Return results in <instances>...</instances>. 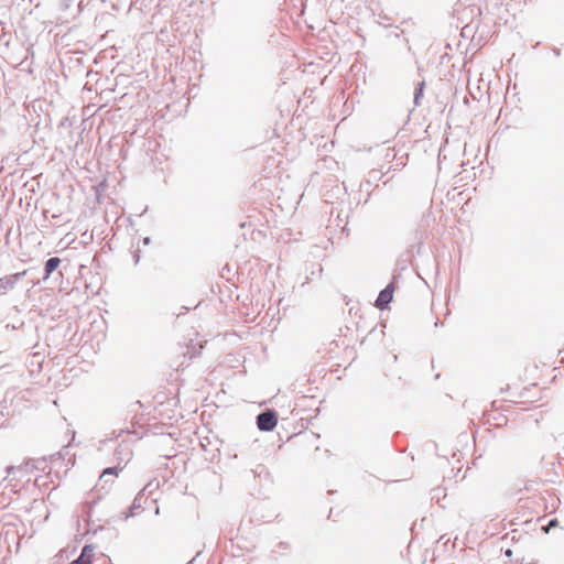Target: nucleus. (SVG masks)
I'll return each instance as SVG.
<instances>
[{"instance_id":"1","label":"nucleus","mask_w":564,"mask_h":564,"mask_svg":"<svg viewBox=\"0 0 564 564\" xmlns=\"http://www.w3.org/2000/svg\"><path fill=\"white\" fill-rule=\"evenodd\" d=\"M257 427L261 432H271L278 424V413L273 409L261 411L256 417Z\"/></svg>"},{"instance_id":"2","label":"nucleus","mask_w":564,"mask_h":564,"mask_svg":"<svg viewBox=\"0 0 564 564\" xmlns=\"http://www.w3.org/2000/svg\"><path fill=\"white\" fill-rule=\"evenodd\" d=\"M394 290V283L393 281H391L383 290L379 292L378 297L375 302L376 307L381 311L387 308L393 300Z\"/></svg>"},{"instance_id":"3","label":"nucleus","mask_w":564,"mask_h":564,"mask_svg":"<svg viewBox=\"0 0 564 564\" xmlns=\"http://www.w3.org/2000/svg\"><path fill=\"white\" fill-rule=\"evenodd\" d=\"M25 274L26 272L23 271L0 278V294H6L9 290H12Z\"/></svg>"},{"instance_id":"4","label":"nucleus","mask_w":564,"mask_h":564,"mask_svg":"<svg viewBox=\"0 0 564 564\" xmlns=\"http://www.w3.org/2000/svg\"><path fill=\"white\" fill-rule=\"evenodd\" d=\"M142 499H143V496L141 492H139L135 496V498L133 499L130 508L126 512H122L123 520H128L129 518L135 516V511L142 508Z\"/></svg>"},{"instance_id":"5","label":"nucleus","mask_w":564,"mask_h":564,"mask_svg":"<svg viewBox=\"0 0 564 564\" xmlns=\"http://www.w3.org/2000/svg\"><path fill=\"white\" fill-rule=\"evenodd\" d=\"M61 264V259L57 257H52L46 260L44 264V276L43 279L46 280L51 276V274L58 268Z\"/></svg>"},{"instance_id":"6","label":"nucleus","mask_w":564,"mask_h":564,"mask_svg":"<svg viewBox=\"0 0 564 564\" xmlns=\"http://www.w3.org/2000/svg\"><path fill=\"white\" fill-rule=\"evenodd\" d=\"M94 550H95L94 546L90 544L84 545V547L82 549V552L77 558H82V561H84L85 563L93 564L91 558L94 556Z\"/></svg>"},{"instance_id":"7","label":"nucleus","mask_w":564,"mask_h":564,"mask_svg":"<svg viewBox=\"0 0 564 564\" xmlns=\"http://www.w3.org/2000/svg\"><path fill=\"white\" fill-rule=\"evenodd\" d=\"M424 88H425L424 80L417 83L415 90H414V99H413L415 106L421 105V98L423 97Z\"/></svg>"},{"instance_id":"8","label":"nucleus","mask_w":564,"mask_h":564,"mask_svg":"<svg viewBox=\"0 0 564 564\" xmlns=\"http://www.w3.org/2000/svg\"><path fill=\"white\" fill-rule=\"evenodd\" d=\"M291 546L288 542H280L276 545V550H274L275 553H278L281 556H285L290 553Z\"/></svg>"},{"instance_id":"9","label":"nucleus","mask_w":564,"mask_h":564,"mask_svg":"<svg viewBox=\"0 0 564 564\" xmlns=\"http://www.w3.org/2000/svg\"><path fill=\"white\" fill-rule=\"evenodd\" d=\"M121 470H122V467H119V466L105 468L100 476V479H102L107 476H118L119 471H121Z\"/></svg>"},{"instance_id":"10","label":"nucleus","mask_w":564,"mask_h":564,"mask_svg":"<svg viewBox=\"0 0 564 564\" xmlns=\"http://www.w3.org/2000/svg\"><path fill=\"white\" fill-rule=\"evenodd\" d=\"M132 258H133V262H134V264H138V263H139V261H140V250H135V251H133V253H132Z\"/></svg>"},{"instance_id":"11","label":"nucleus","mask_w":564,"mask_h":564,"mask_svg":"<svg viewBox=\"0 0 564 564\" xmlns=\"http://www.w3.org/2000/svg\"><path fill=\"white\" fill-rule=\"evenodd\" d=\"M558 524V520L557 519H551L547 523V527L549 528H554V527H557Z\"/></svg>"},{"instance_id":"12","label":"nucleus","mask_w":564,"mask_h":564,"mask_svg":"<svg viewBox=\"0 0 564 564\" xmlns=\"http://www.w3.org/2000/svg\"><path fill=\"white\" fill-rule=\"evenodd\" d=\"M68 564H89V563H85L84 561H82V558H75L74 561H72Z\"/></svg>"},{"instance_id":"13","label":"nucleus","mask_w":564,"mask_h":564,"mask_svg":"<svg viewBox=\"0 0 564 564\" xmlns=\"http://www.w3.org/2000/svg\"><path fill=\"white\" fill-rule=\"evenodd\" d=\"M142 242H143L144 246H149L151 243V238L150 237H144Z\"/></svg>"},{"instance_id":"14","label":"nucleus","mask_w":564,"mask_h":564,"mask_svg":"<svg viewBox=\"0 0 564 564\" xmlns=\"http://www.w3.org/2000/svg\"><path fill=\"white\" fill-rule=\"evenodd\" d=\"M379 174H380V172H379V171H372V172L370 173L371 177H373V178H377Z\"/></svg>"},{"instance_id":"15","label":"nucleus","mask_w":564,"mask_h":564,"mask_svg":"<svg viewBox=\"0 0 564 564\" xmlns=\"http://www.w3.org/2000/svg\"><path fill=\"white\" fill-rule=\"evenodd\" d=\"M553 52H554V54H555L556 56H558V55L561 54L560 48H554V50H553Z\"/></svg>"},{"instance_id":"16","label":"nucleus","mask_w":564,"mask_h":564,"mask_svg":"<svg viewBox=\"0 0 564 564\" xmlns=\"http://www.w3.org/2000/svg\"><path fill=\"white\" fill-rule=\"evenodd\" d=\"M511 554H512V551H511L510 549H508V550L506 551V555H507V556H510Z\"/></svg>"},{"instance_id":"17","label":"nucleus","mask_w":564,"mask_h":564,"mask_svg":"<svg viewBox=\"0 0 564 564\" xmlns=\"http://www.w3.org/2000/svg\"><path fill=\"white\" fill-rule=\"evenodd\" d=\"M193 562H194V558L188 561L186 564H193Z\"/></svg>"}]
</instances>
